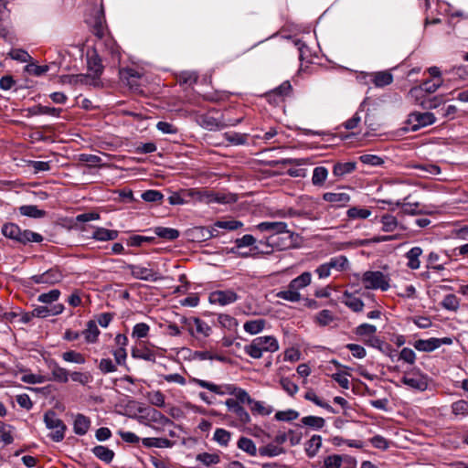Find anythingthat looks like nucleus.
I'll use <instances>...</instances> for the list:
<instances>
[{
  "label": "nucleus",
  "instance_id": "obj_58",
  "mask_svg": "<svg viewBox=\"0 0 468 468\" xmlns=\"http://www.w3.org/2000/svg\"><path fill=\"white\" fill-rule=\"evenodd\" d=\"M282 388L290 395L293 396L298 391V386L288 378H282L280 380Z\"/></svg>",
  "mask_w": 468,
  "mask_h": 468
},
{
  "label": "nucleus",
  "instance_id": "obj_37",
  "mask_svg": "<svg viewBox=\"0 0 468 468\" xmlns=\"http://www.w3.org/2000/svg\"><path fill=\"white\" fill-rule=\"evenodd\" d=\"M265 324L266 321L264 319H257L246 322L243 327L247 333L256 335L264 329Z\"/></svg>",
  "mask_w": 468,
  "mask_h": 468
},
{
  "label": "nucleus",
  "instance_id": "obj_25",
  "mask_svg": "<svg viewBox=\"0 0 468 468\" xmlns=\"http://www.w3.org/2000/svg\"><path fill=\"white\" fill-rule=\"evenodd\" d=\"M81 335H84L85 340L88 343H95L100 335V330L93 320H90L87 323V327L85 330L81 332Z\"/></svg>",
  "mask_w": 468,
  "mask_h": 468
},
{
  "label": "nucleus",
  "instance_id": "obj_24",
  "mask_svg": "<svg viewBox=\"0 0 468 468\" xmlns=\"http://www.w3.org/2000/svg\"><path fill=\"white\" fill-rule=\"evenodd\" d=\"M91 452L98 459L106 463H110L114 457V452L103 445L95 446Z\"/></svg>",
  "mask_w": 468,
  "mask_h": 468
},
{
  "label": "nucleus",
  "instance_id": "obj_60",
  "mask_svg": "<svg viewBox=\"0 0 468 468\" xmlns=\"http://www.w3.org/2000/svg\"><path fill=\"white\" fill-rule=\"evenodd\" d=\"M230 439V432L224 429H217L214 433V440L220 445H227Z\"/></svg>",
  "mask_w": 468,
  "mask_h": 468
},
{
  "label": "nucleus",
  "instance_id": "obj_9",
  "mask_svg": "<svg viewBox=\"0 0 468 468\" xmlns=\"http://www.w3.org/2000/svg\"><path fill=\"white\" fill-rule=\"evenodd\" d=\"M87 67L92 78V86L98 87L101 85V76L103 73L104 67L101 58L95 49L91 53H87Z\"/></svg>",
  "mask_w": 468,
  "mask_h": 468
},
{
  "label": "nucleus",
  "instance_id": "obj_54",
  "mask_svg": "<svg viewBox=\"0 0 468 468\" xmlns=\"http://www.w3.org/2000/svg\"><path fill=\"white\" fill-rule=\"evenodd\" d=\"M343 458L341 455L334 454L324 458V468H340Z\"/></svg>",
  "mask_w": 468,
  "mask_h": 468
},
{
  "label": "nucleus",
  "instance_id": "obj_23",
  "mask_svg": "<svg viewBox=\"0 0 468 468\" xmlns=\"http://www.w3.org/2000/svg\"><path fill=\"white\" fill-rule=\"evenodd\" d=\"M371 81L378 88L388 86L393 81V76L388 71H378L371 74Z\"/></svg>",
  "mask_w": 468,
  "mask_h": 468
},
{
  "label": "nucleus",
  "instance_id": "obj_14",
  "mask_svg": "<svg viewBox=\"0 0 468 468\" xmlns=\"http://www.w3.org/2000/svg\"><path fill=\"white\" fill-rule=\"evenodd\" d=\"M395 206L399 207L400 213L404 215H418L422 213V210L419 209L420 204L419 202H412L410 196H407L402 201L398 200Z\"/></svg>",
  "mask_w": 468,
  "mask_h": 468
},
{
  "label": "nucleus",
  "instance_id": "obj_50",
  "mask_svg": "<svg viewBox=\"0 0 468 468\" xmlns=\"http://www.w3.org/2000/svg\"><path fill=\"white\" fill-rule=\"evenodd\" d=\"M276 296L278 298L289 301V302H298L301 298V295L295 290L291 289L288 286V290L281 291L277 292Z\"/></svg>",
  "mask_w": 468,
  "mask_h": 468
},
{
  "label": "nucleus",
  "instance_id": "obj_16",
  "mask_svg": "<svg viewBox=\"0 0 468 468\" xmlns=\"http://www.w3.org/2000/svg\"><path fill=\"white\" fill-rule=\"evenodd\" d=\"M257 229L261 231L271 232V235L280 236L282 233H287V224L282 221L274 222H261L257 226Z\"/></svg>",
  "mask_w": 468,
  "mask_h": 468
},
{
  "label": "nucleus",
  "instance_id": "obj_18",
  "mask_svg": "<svg viewBox=\"0 0 468 468\" xmlns=\"http://www.w3.org/2000/svg\"><path fill=\"white\" fill-rule=\"evenodd\" d=\"M280 215L282 217H299L309 220H317L321 218V215L313 209L304 208L299 210L289 208L285 213H281Z\"/></svg>",
  "mask_w": 468,
  "mask_h": 468
},
{
  "label": "nucleus",
  "instance_id": "obj_11",
  "mask_svg": "<svg viewBox=\"0 0 468 468\" xmlns=\"http://www.w3.org/2000/svg\"><path fill=\"white\" fill-rule=\"evenodd\" d=\"M238 298V294L231 290L215 291L210 293L209 302L211 303H218L223 306L235 303Z\"/></svg>",
  "mask_w": 468,
  "mask_h": 468
},
{
  "label": "nucleus",
  "instance_id": "obj_57",
  "mask_svg": "<svg viewBox=\"0 0 468 468\" xmlns=\"http://www.w3.org/2000/svg\"><path fill=\"white\" fill-rule=\"evenodd\" d=\"M69 376H70L72 381L78 382L81 385H87L91 379V376L88 372L75 371V372L70 373Z\"/></svg>",
  "mask_w": 468,
  "mask_h": 468
},
{
  "label": "nucleus",
  "instance_id": "obj_40",
  "mask_svg": "<svg viewBox=\"0 0 468 468\" xmlns=\"http://www.w3.org/2000/svg\"><path fill=\"white\" fill-rule=\"evenodd\" d=\"M441 306L449 311L456 312L460 306V299L452 293L444 296Z\"/></svg>",
  "mask_w": 468,
  "mask_h": 468
},
{
  "label": "nucleus",
  "instance_id": "obj_48",
  "mask_svg": "<svg viewBox=\"0 0 468 468\" xmlns=\"http://www.w3.org/2000/svg\"><path fill=\"white\" fill-rule=\"evenodd\" d=\"M346 214H347V217L351 219L367 218L371 215V211L367 208H360L357 207H353L347 210Z\"/></svg>",
  "mask_w": 468,
  "mask_h": 468
},
{
  "label": "nucleus",
  "instance_id": "obj_52",
  "mask_svg": "<svg viewBox=\"0 0 468 468\" xmlns=\"http://www.w3.org/2000/svg\"><path fill=\"white\" fill-rule=\"evenodd\" d=\"M141 197L145 201V202H159L161 201L163 198H164V195L158 191V190H146L144 191L142 195H141Z\"/></svg>",
  "mask_w": 468,
  "mask_h": 468
},
{
  "label": "nucleus",
  "instance_id": "obj_15",
  "mask_svg": "<svg viewBox=\"0 0 468 468\" xmlns=\"http://www.w3.org/2000/svg\"><path fill=\"white\" fill-rule=\"evenodd\" d=\"M323 199L331 203L335 207H345L350 201V196L345 192L333 193L326 192L323 195Z\"/></svg>",
  "mask_w": 468,
  "mask_h": 468
},
{
  "label": "nucleus",
  "instance_id": "obj_63",
  "mask_svg": "<svg viewBox=\"0 0 468 468\" xmlns=\"http://www.w3.org/2000/svg\"><path fill=\"white\" fill-rule=\"evenodd\" d=\"M21 380L28 384H41L48 380L45 376L36 374H25L22 376Z\"/></svg>",
  "mask_w": 468,
  "mask_h": 468
},
{
  "label": "nucleus",
  "instance_id": "obj_39",
  "mask_svg": "<svg viewBox=\"0 0 468 468\" xmlns=\"http://www.w3.org/2000/svg\"><path fill=\"white\" fill-rule=\"evenodd\" d=\"M194 323L195 337L198 338V335L207 337L210 335L211 327L203 320L197 317L194 318Z\"/></svg>",
  "mask_w": 468,
  "mask_h": 468
},
{
  "label": "nucleus",
  "instance_id": "obj_8",
  "mask_svg": "<svg viewBox=\"0 0 468 468\" xmlns=\"http://www.w3.org/2000/svg\"><path fill=\"white\" fill-rule=\"evenodd\" d=\"M147 265L128 264L126 268L130 270L132 276L138 280L154 282L163 279L161 273L151 267V263Z\"/></svg>",
  "mask_w": 468,
  "mask_h": 468
},
{
  "label": "nucleus",
  "instance_id": "obj_46",
  "mask_svg": "<svg viewBox=\"0 0 468 468\" xmlns=\"http://www.w3.org/2000/svg\"><path fill=\"white\" fill-rule=\"evenodd\" d=\"M303 425L312 427L314 429L319 430L324 426L325 420L322 417L316 416H306L301 420Z\"/></svg>",
  "mask_w": 468,
  "mask_h": 468
},
{
  "label": "nucleus",
  "instance_id": "obj_33",
  "mask_svg": "<svg viewBox=\"0 0 468 468\" xmlns=\"http://www.w3.org/2000/svg\"><path fill=\"white\" fill-rule=\"evenodd\" d=\"M328 176V170L324 166H316L313 171L312 184L315 186H323Z\"/></svg>",
  "mask_w": 468,
  "mask_h": 468
},
{
  "label": "nucleus",
  "instance_id": "obj_55",
  "mask_svg": "<svg viewBox=\"0 0 468 468\" xmlns=\"http://www.w3.org/2000/svg\"><path fill=\"white\" fill-rule=\"evenodd\" d=\"M150 327L145 323H139L133 326L132 336L136 338H143L147 336Z\"/></svg>",
  "mask_w": 468,
  "mask_h": 468
},
{
  "label": "nucleus",
  "instance_id": "obj_45",
  "mask_svg": "<svg viewBox=\"0 0 468 468\" xmlns=\"http://www.w3.org/2000/svg\"><path fill=\"white\" fill-rule=\"evenodd\" d=\"M381 223H382V230L385 232H391L395 230V229L398 226V220L397 218L390 215V214H385L381 217Z\"/></svg>",
  "mask_w": 468,
  "mask_h": 468
},
{
  "label": "nucleus",
  "instance_id": "obj_13",
  "mask_svg": "<svg viewBox=\"0 0 468 468\" xmlns=\"http://www.w3.org/2000/svg\"><path fill=\"white\" fill-rule=\"evenodd\" d=\"M48 367L52 375V378H48V380H53L59 383H67L69 381V371L66 368L61 367L56 361L50 360L48 363Z\"/></svg>",
  "mask_w": 468,
  "mask_h": 468
},
{
  "label": "nucleus",
  "instance_id": "obj_1",
  "mask_svg": "<svg viewBox=\"0 0 468 468\" xmlns=\"http://www.w3.org/2000/svg\"><path fill=\"white\" fill-rule=\"evenodd\" d=\"M2 233L5 238L14 239L16 242L26 245L28 242H41L43 237L36 232L26 229L22 230L15 223H6L2 227Z\"/></svg>",
  "mask_w": 468,
  "mask_h": 468
},
{
  "label": "nucleus",
  "instance_id": "obj_20",
  "mask_svg": "<svg viewBox=\"0 0 468 468\" xmlns=\"http://www.w3.org/2000/svg\"><path fill=\"white\" fill-rule=\"evenodd\" d=\"M60 81L62 83L85 84L92 86V78L90 74L63 75L60 77Z\"/></svg>",
  "mask_w": 468,
  "mask_h": 468
},
{
  "label": "nucleus",
  "instance_id": "obj_53",
  "mask_svg": "<svg viewBox=\"0 0 468 468\" xmlns=\"http://www.w3.org/2000/svg\"><path fill=\"white\" fill-rule=\"evenodd\" d=\"M60 295V292L58 289H53L49 291L48 292L42 293L38 296L37 300L38 302L44 303H51L58 299Z\"/></svg>",
  "mask_w": 468,
  "mask_h": 468
},
{
  "label": "nucleus",
  "instance_id": "obj_34",
  "mask_svg": "<svg viewBox=\"0 0 468 468\" xmlns=\"http://www.w3.org/2000/svg\"><path fill=\"white\" fill-rule=\"evenodd\" d=\"M437 342H438V338H435V337H431L427 340L420 339L414 343V347L419 351L431 352L438 348Z\"/></svg>",
  "mask_w": 468,
  "mask_h": 468
},
{
  "label": "nucleus",
  "instance_id": "obj_41",
  "mask_svg": "<svg viewBox=\"0 0 468 468\" xmlns=\"http://www.w3.org/2000/svg\"><path fill=\"white\" fill-rule=\"evenodd\" d=\"M196 460L206 466H210L212 464L218 463L220 462V457L217 453L202 452L197 455Z\"/></svg>",
  "mask_w": 468,
  "mask_h": 468
},
{
  "label": "nucleus",
  "instance_id": "obj_19",
  "mask_svg": "<svg viewBox=\"0 0 468 468\" xmlns=\"http://www.w3.org/2000/svg\"><path fill=\"white\" fill-rule=\"evenodd\" d=\"M63 309L64 307L62 304H57L51 308L47 306H37L32 310V315L35 317L45 318L49 315L59 314L63 312Z\"/></svg>",
  "mask_w": 468,
  "mask_h": 468
},
{
  "label": "nucleus",
  "instance_id": "obj_17",
  "mask_svg": "<svg viewBox=\"0 0 468 468\" xmlns=\"http://www.w3.org/2000/svg\"><path fill=\"white\" fill-rule=\"evenodd\" d=\"M197 123L209 131L222 129L226 124L221 123L218 119L209 114H200L197 117Z\"/></svg>",
  "mask_w": 468,
  "mask_h": 468
},
{
  "label": "nucleus",
  "instance_id": "obj_59",
  "mask_svg": "<svg viewBox=\"0 0 468 468\" xmlns=\"http://www.w3.org/2000/svg\"><path fill=\"white\" fill-rule=\"evenodd\" d=\"M377 332V327L370 324H362L356 328L357 335H373Z\"/></svg>",
  "mask_w": 468,
  "mask_h": 468
},
{
  "label": "nucleus",
  "instance_id": "obj_7",
  "mask_svg": "<svg viewBox=\"0 0 468 468\" xmlns=\"http://www.w3.org/2000/svg\"><path fill=\"white\" fill-rule=\"evenodd\" d=\"M140 418L146 420L147 422H145V424L159 432L164 431L166 427L171 428L174 426L173 420L155 409H150L145 416H142Z\"/></svg>",
  "mask_w": 468,
  "mask_h": 468
},
{
  "label": "nucleus",
  "instance_id": "obj_36",
  "mask_svg": "<svg viewBox=\"0 0 468 468\" xmlns=\"http://www.w3.org/2000/svg\"><path fill=\"white\" fill-rule=\"evenodd\" d=\"M292 86L289 81H284L279 87L274 89L273 90L268 92L266 97L271 101V97L277 96L280 101H282V98L289 94Z\"/></svg>",
  "mask_w": 468,
  "mask_h": 468
},
{
  "label": "nucleus",
  "instance_id": "obj_22",
  "mask_svg": "<svg viewBox=\"0 0 468 468\" xmlns=\"http://www.w3.org/2000/svg\"><path fill=\"white\" fill-rule=\"evenodd\" d=\"M90 427V420L83 414H78L75 418L73 430L78 435H84L87 433Z\"/></svg>",
  "mask_w": 468,
  "mask_h": 468
},
{
  "label": "nucleus",
  "instance_id": "obj_30",
  "mask_svg": "<svg viewBox=\"0 0 468 468\" xmlns=\"http://www.w3.org/2000/svg\"><path fill=\"white\" fill-rule=\"evenodd\" d=\"M356 169L355 162L336 163L333 167V175L336 177H342L350 174Z\"/></svg>",
  "mask_w": 468,
  "mask_h": 468
},
{
  "label": "nucleus",
  "instance_id": "obj_26",
  "mask_svg": "<svg viewBox=\"0 0 468 468\" xmlns=\"http://www.w3.org/2000/svg\"><path fill=\"white\" fill-rule=\"evenodd\" d=\"M422 254V250L420 247L411 248L407 253L406 258L408 259V267L411 270H417L420 268V256Z\"/></svg>",
  "mask_w": 468,
  "mask_h": 468
},
{
  "label": "nucleus",
  "instance_id": "obj_32",
  "mask_svg": "<svg viewBox=\"0 0 468 468\" xmlns=\"http://www.w3.org/2000/svg\"><path fill=\"white\" fill-rule=\"evenodd\" d=\"M143 444L148 448H170L174 445V442L166 438H144L143 439Z\"/></svg>",
  "mask_w": 468,
  "mask_h": 468
},
{
  "label": "nucleus",
  "instance_id": "obj_5",
  "mask_svg": "<svg viewBox=\"0 0 468 468\" xmlns=\"http://www.w3.org/2000/svg\"><path fill=\"white\" fill-rule=\"evenodd\" d=\"M435 121L436 118L431 112H414L409 115L406 122V126L403 128V130L406 132H416L422 127L434 123Z\"/></svg>",
  "mask_w": 468,
  "mask_h": 468
},
{
  "label": "nucleus",
  "instance_id": "obj_49",
  "mask_svg": "<svg viewBox=\"0 0 468 468\" xmlns=\"http://www.w3.org/2000/svg\"><path fill=\"white\" fill-rule=\"evenodd\" d=\"M62 358L67 362H73L77 364H84L86 361L85 356L82 354L73 350L63 353Z\"/></svg>",
  "mask_w": 468,
  "mask_h": 468
},
{
  "label": "nucleus",
  "instance_id": "obj_61",
  "mask_svg": "<svg viewBox=\"0 0 468 468\" xmlns=\"http://www.w3.org/2000/svg\"><path fill=\"white\" fill-rule=\"evenodd\" d=\"M452 413L455 414V415H458V414H463V415L468 414V401L463 400V399L455 401L452 405Z\"/></svg>",
  "mask_w": 468,
  "mask_h": 468
},
{
  "label": "nucleus",
  "instance_id": "obj_3",
  "mask_svg": "<svg viewBox=\"0 0 468 468\" xmlns=\"http://www.w3.org/2000/svg\"><path fill=\"white\" fill-rule=\"evenodd\" d=\"M284 236L270 235L266 241L261 240L260 245H265L266 250H261L264 253H271L273 249L277 250H284L295 246L296 239L299 235L293 231L287 230V233H282Z\"/></svg>",
  "mask_w": 468,
  "mask_h": 468
},
{
  "label": "nucleus",
  "instance_id": "obj_2",
  "mask_svg": "<svg viewBox=\"0 0 468 468\" xmlns=\"http://www.w3.org/2000/svg\"><path fill=\"white\" fill-rule=\"evenodd\" d=\"M279 349V344L273 336H259L245 346L244 351L253 358H261L263 352H275Z\"/></svg>",
  "mask_w": 468,
  "mask_h": 468
},
{
  "label": "nucleus",
  "instance_id": "obj_47",
  "mask_svg": "<svg viewBox=\"0 0 468 468\" xmlns=\"http://www.w3.org/2000/svg\"><path fill=\"white\" fill-rule=\"evenodd\" d=\"M132 356L133 358H140L146 361H155V354L149 349L133 348L132 350Z\"/></svg>",
  "mask_w": 468,
  "mask_h": 468
},
{
  "label": "nucleus",
  "instance_id": "obj_62",
  "mask_svg": "<svg viewBox=\"0 0 468 468\" xmlns=\"http://www.w3.org/2000/svg\"><path fill=\"white\" fill-rule=\"evenodd\" d=\"M149 401L152 405L163 408L165 407V395L157 390L149 394Z\"/></svg>",
  "mask_w": 468,
  "mask_h": 468
},
{
  "label": "nucleus",
  "instance_id": "obj_56",
  "mask_svg": "<svg viewBox=\"0 0 468 468\" xmlns=\"http://www.w3.org/2000/svg\"><path fill=\"white\" fill-rule=\"evenodd\" d=\"M25 70L30 75L41 76L48 70V66H38L34 63H30L25 67Z\"/></svg>",
  "mask_w": 468,
  "mask_h": 468
},
{
  "label": "nucleus",
  "instance_id": "obj_27",
  "mask_svg": "<svg viewBox=\"0 0 468 468\" xmlns=\"http://www.w3.org/2000/svg\"><path fill=\"white\" fill-rule=\"evenodd\" d=\"M322 446V437L320 435H313L306 442L305 452L309 458H314Z\"/></svg>",
  "mask_w": 468,
  "mask_h": 468
},
{
  "label": "nucleus",
  "instance_id": "obj_29",
  "mask_svg": "<svg viewBox=\"0 0 468 468\" xmlns=\"http://www.w3.org/2000/svg\"><path fill=\"white\" fill-rule=\"evenodd\" d=\"M312 275L309 271H304L295 279L292 280L289 287L298 292L300 289L306 287L311 282Z\"/></svg>",
  "mask_w": 468,
  "mask_h": 468
},
{
  "label": "nucleus",
  "instance_id": "obj_10",
  "mask_svg": "<svg viewBox=\"0 0 468 468\" xmlns=\"http://www.w3.org/2000/svg\"><path fill=\"white\" fill-rule=\"evenodd\" d=\"M63 275L58 268H51L47 271L37 274L31 277V280L36 284L46 283V284H55L59 282L62 279Z\"/></svg>",
  "mask_w": 468,
  "mask_h": 468
},
{
  "label": "nucleus",
  "instance_id": "obj_21",
  "mask_svg": "<svg viewBox=\"0 0 468 468\" xmlns=\"http://www.w3.org/2000/svg\"><path fill=\"white\" fill-rule=\"evenodd\" d=\"M199 193L194 192L193 190H183L180 193H173L168 197V202L170 205H183L188 201V198L194 197V196L198 195Z\"/></svg>",
  "mask_w": 468,
  "mask_h": 468
},
{
  "label": "nucleus",
  "instance_id": "obj_28",
  "mask_svg": "<svg viewBox=\"0 0 468 468\" xmlns=\"http://www.w3.org/2000/svg\"><path fill=\"white\" fill-rule=\"evenodd\" d=\"M118 235L119 232L117 230L97 228L92 234V238L97 240L106 241L117 239Z\"/></svg>",
  "mask_w": 468,
  "mask_h": 468
},
{
  "label": "nucleus",
  "instance_id": "obj_43",
  "mask_svg": "<svg viewBox=\"0 0 468 468\" xmlns=\"http://www.w3.org/2000/svg\"><path fill=\"white\" fill-rule=\"evenodd\" d=\"M345 304L354 312H361L364 308V303L361 299L352 296L351 294L345 293Z\"/></svg>",
  "mask_w": 468,
  "mask_h": 468
},
{
  "label": "nucleus",
  "instance_id": "obj_12",
  "mask_svg": "<svg viewBox=\"0 0 468 468\" xmlns=\"http://www.w3.org/2000/svg\"><path fill=\"white\" fill-rule=\"evenodd\" d=\"M401 381L413 389L424 391L428 388L427 378L420 374L404 375Z\"/></svg>",
  "mask_w": 468,
  "mask_h": 468
},
{
  "label": "nucleus",
  "instance_id": "obj_4",
  "mask_svg": "<svg viewBox=\"0 0 468 468\" xmlns=\"http://www.w3.org/2000/svg\"><path fill=\"white\" fill-rule=\"evenodd\" d=\"M362 283L366 289L387 291L389 288V278L379 271H367L363 274Z\"/></svg>",
  "mask_w": 468,
  "mask_h": 468
},
{
  "label": "nucleus",
  "instance_id": "obj_64",
  "mask_svg": "<svg viewBox=\"0 0 468 468\" xmlns=\"http://www.w3.org/2000/svg\"><path fill=\"white\" fill-rule=\"evenodd\" d=\"M198 76L194 72H182L178 77L180 84L192 85L197 81Z\"/></svg>",
  "mask_w": 468,
  "mask_h": 468
},
{
  "label": "nucleus",
  "instance_id": "obj_44",
  "mask_svg": "<svg viewBox=\"0 0 468 468\" xmlns=\"http://www.w3.org/2000/svg\"><path fill=\"white\" fill-rule=\"evenodd\" d=\"M285 450L282 447H278L276 445H273L271 443L262 446L259 449V453L261 456H269V457H274L279 454L284 453Z\"/></svg>",
  "mask_w": 468,
  "mask_h": 468
},
{
  "label": "nucleus",
  "instance_id": "obj_38",
  "mask_svg": "<svg viewBox=\"0 0 468 468\" xmlns=\"http://www.w3.org/2000/svg\"><path fill=\"white\" fill-rule=\"evenodd\" d=\"M247 133H239L235 132H229L224 133V137L232 145H242L247 143Z\"/></svg>",
  "mask_w": 468,
  "mask_h": 468
},
{
  "label": "nucleus",
  "instance_id": "obj_31",
  "mask_svg": "<svg viewBox=\"0 0 468 468\" xmlns=\"http://www.w3.org/2000/svg\"><path fill=\"white\" fill-rule=\"evenodd\" d=\"M19 212L21 215L33 218H40L46 216L47 212L45 210L39 209L35 205H25L19 207Z\"/></svg>",
  "mask_w": 468,
  "mask_h": 468
},
{
  "label": "nucleus",
  "instance_id": "obj_35",
  "mask_svg": "<svg viewBox=\"0 0 468 468\" xmlns=\"http://www.w3.org/2000/svg\"><path fill=\"white\" fill-rule=\"evenodd\" d=\"M154 233L162 239H167V240H174L176 239L180 233L177 229H172V228H165V227H156L154 229Z\"/></svg>",
  "mask_w": 468,
  "mask_h": 468
},
{
  "label": "nucleus",
  "instance_id": "obj_6",
  "mask_svg": "<svg viewBox=\"0 0 468 468\" xmlns=\"http://www.w3.org/2000/svg\"><path fill=\"white\" fill-rule=\"evenodd\" d=\"M44 422L48 429L55 430V431L49 435L54 441H61L64 439L67 427L63 421L57 417V413L54 410H49L45 413Z\"/></svg>",
  "mask_w": 468,
  "mask_h": 468
},
{
  "label": "nucleus",
  "instance_id": "obj_51",
  "mask_svg": "<svg viewBox=\"0 0 468 468\" xmlns=\"http://www.w3.org/2000/svg\"><path fill=\"white\" fill-rule=\"evenodd\" d=\"M299 417V412L294 410L277 411L275 419L279 421H292Z\"/></svg>",
  "mask_w": 468,
  "mask_h": 468
},
{
  "label": "nucleus",
  "instance_id": "obj_42",
  "mask_svg": "<svg viewBox=\"0 0 468 468\" xmlns=\"http://www.w3.org/2000/svg\"><path fill=\"white\" fill-rule=\"evenodd\" d=\"M238 447L251 456H255L257 453L254 441L249 438L241 437L238 441Z\"/></svg>",
  "mask_w": 468,
  "mask_h": 468
}]
</instances>
